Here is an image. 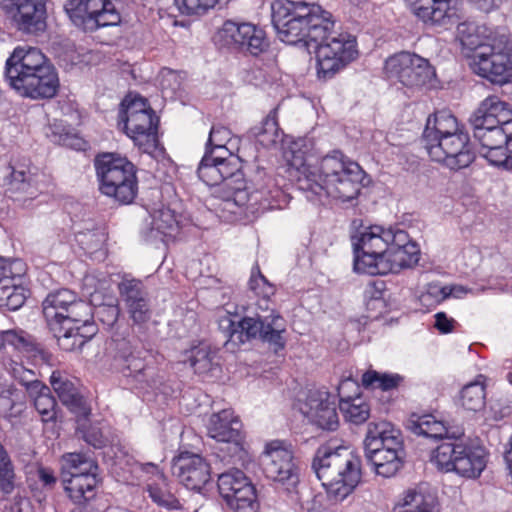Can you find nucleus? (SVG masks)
I'll return each instance as SVG.
<instances>
[{
    "label": "nucleus",
    "instance_id": "1",
    "mask_svg": "<svg viewBox=\"0 0 512 512\" xmlns=\"http://www.w3.org/2000/svg\"><path fill=\"white\" fill-rule=\"evenodd\" d=\"M361 166L340 150H333L316 164L296 169V186L310 201L333 198L342 202L355 199L361 189Z\"/></svg>",
    "mask_w": 512,
    "mask_h": 512
},
{
    "label": "nucleus",
    "instance_id": "2",
    "mask_svg": "<svg viewBox=\"0 0 512 512\" xmlns=\"http://www.w3.org/2000/svg\"><path fill=\"white\" fill-rule=\"evenodd\" d=\"M249 288L258 297V308L263 311H270L268 315L256 314L255 317L244 316L235 326L229 321L232 327L230 339L237 333L240 342L250 339H260L275 353L278 354L286 347V324L284 318L274 308L270 307L271 297L276 293L274 284L262 274L260 267L256 264L251 271Z\"/></svg>",
    "mask_w": 512,
    "mask_h": 512
},
{
    "label": "nucleus",
    "instance_id": "3",
    "mask_svg": "<svg viewBox=\"0 0 512 512\" xmlns=\"http://www.w3.org/2000/svg\"><path fill=\"white\" fill-rule=\"evenodd\" d=\"M5 76L20 96L33 100L51 99L60 87L55 67L35 47H16L6 60Z\"/></svg>",
    "mask_w": 512,
    "mask_h": 512
},
{
    "label": "nucleus",
    "instance_id": "4",
    "mask_svg": "<svg viewBox=\"0 0 512 512\" xmlns=\"http://www.w3.org/2000/svg\"><path fill=\"white\" fill-rule=\"evenodd\" d=\"M272 23L282 42L309 45L334 28L332 14L316 3L276 0L271 5Z\"/></svg>",
    "mask_w": 512,
    "mask_h": 512
},
{
    "label": "nucleus",
    "instance_id": "5",
    "mask_svg": "<svg viewBox=\"0 0 512 512\" xmlns=\"http://www.w3.org/2000/svg\"><path fill=\"white\" fill-rule=\"evenodd\" d=\"M311 466L333 502H342L361 481V458L345 446H319Z\"/></svg>",
    "mask_w": 512,
    "mask_h": 512
},
{
    "label": "nucleus",
    "instance_id": "6",
    "mask_svg": "<svg viewBox=\"0 0 512 512\" xmlns=\"http://www.w3.org/2000/svg\"><path fill=\"white\" fill-rule=\"evenodd\" d=\"M94 167L99 191L120 204H131L138 193L136 166L118 153L103 152L96 155Z\"/></svg>",
    "mask_w": 512,
    "mask_h": 512
},
{
    "label": "nucleus",
    "instance_id": "7",
    "mask_svg": "<svg viewBox=\"0 0 512 512\" xmlns=\"http://www.w3.org/2000/svg\"><path fill=\"white\" fill-rule=\"evenodd\" d=\"M62 460L64 492L74 505L85 508L97 496L101 483L99 466L83 453H66Z\"/></svg>",
    "mask_w": 512,
    "mask_h": 512
},
{
    "label": "nucleus",
    "instance_id": "8",
    "mask_svg": "<svg viewBox=\"0 0 512 512\" xmlns=\"http://www.w3.org/2000/svg\"><path fill=\"white\" fill-rule=\"evenodd\" d=\"M333 30L329 28L323 39L314 42L317 76L322 80L333 78L358 56L356 38Z\"/></svg>",
    "mask_w": 512,
    "mask_h": 512
},
{
    "label": "nucleus",
    "instance_id": "9",
    "mask_svg": "<svg viewBox=\"0 0 512 512\" xmlns=\"http://www.w3.org/2000/svg\"><path fill=\"white\" fill-rule=\"evenodd\" d=\"M227 200H232L247 217L257 218L268 210L280 209L285 193L272 177L260 176L235 187Z\"/></svg>",
    "mask_w": 512,
    "mask_h": 512
},
{
    "label": "nucleus",
    "instance_id": "10",
    "mask_svg": "<svg viewBox=\"0 0 512 512\" xmlns=\"http://www.w3.org/2000/svg\"><path fill=\"white\" fill-rule=\"evenodd\" d=\"M90 310L89 303L67 288L48 293L42 302L43 317L54 334L62 333L65 324L86 322L90 318Z\"/></svg>",
    "mask_w": 512,
    "mask_h": 512
},
{
    "label": "nucleus",
    "instance_id": "11",
    "mask_svg": "<svg viewBox=\"0 0 512 512\" xmlns=\"http://www.w3.org/2000/svg\"><path fill=\"white\" fill-rule=\"evenodd\" d=\"M119 120L126 135L139 147L151 146L156 139L159 118L147 99L127 95L121 102Z\"/></svg>",
    "mask_w": 512,
    "mask_h": 512
},
{
    "label": "nucleus",
    "instance_id": "12",
    "mask_svg": "<svg viewBox=\"0 0 512 512\" xmlns=\"http://www.w3.org/2000/svg\"><path fill=\"white\" fill-rule=\"evenodd\" d=\"M469 66L478 76L493 84L504 85L512 79V45L509 35L500 36L489 52L474 53Z\"/></svg>",
    "mask_w": 512,
    "mask_h": 512
},
{
    "label": "nucleus",
    "instance_id": "13",
    "mask_svg": "<svg viewBox=\"0 0 512 512\" xmlns=\"http://www.w3.org/2000/svg\"><path fill=\"white\" fill-rule=\"evenodd\" d=\"M394 237V230L382 226L372 225L365 229L354 243V270L375 276L378 263L385 258Z\"/></svg>",
    "mask_w": 512,
    "mask_h": 512
},
{
    "label": "nucleus",
    "instance_id": "14",
    "mask_svg": "<svg viewBox=\"0 0 512 512\" xmlns=\"http://www.w3.org/2000/svg\"><path fill=\"white\" fill-rule=\"evenodd\" d=\"M261 465L265 476L283 485L287 491L298 485L299 467L290 443L283 440L267 442L261 454Z\"/></svg>",
    "mask_w": 512,
    "mask_h": 512
},
{
    "label": "nucleus",
    "instance_id": "15",
    "mask_svg": "<svg viewBox=\"0 0 512 512\" xmlns=\"http://www.w3.org/2000/svg\"><path fill=\"white\" fill-rule=\"evenodd\" d=\"M207 434L217 442L228 444L230 462L237 464L244 461L247 451L244 447L243 424L233 409L226 408L211 414L207 425Z\"/></svg>",
    "mask_w": 512,
    "mask_h": 512
},
{
    "label": "nucleus",
    "instance_id": "16",
    "mask_svg": "<svg viewBox=\"0 0 512 512\" xmlns=\"http://www.w3.org/2000/svg\"><path fill=\"white\" fill-rule=\"evenodd\" d=\"M65 10L74 24L85 31H96L121 22V15L111 0H70Z\"/></svg>",
    "mask_w": 512,
    "mask_h": 512
},
{
    "label": "nucleus",
    "instance_id": "17",
    "mask_svg": "<svg viewBox=\"0 0 512 512\" xmlns=\"http://www.w3.org/2000/svg\"><path fill=\"white\" fill-rule=\"evenodd\" d=\"M384 68L389 78L397 79L408 88L423 87L436 75L434 67L427 59L408 51L388 57Z\"/></svg>",
    "mask_w": 512,
    "mask_h": 512
},
{
    "label": "nucleus",
    "instance_id": "18",
    "mask_svg": "<svg viewBox=\"0 0 512 512\" xmlns=\"http://www.w3.org/2000/svg\"><path fill=\"white\" fill-rule=\"evenodd\" d=\"M432 161L441 163L450 170L458 171L468 167L475 159L470 136L461 131L425 145Z\"/></svg>",
    "mask_w": 512,
    "mask_h": 512
},
{
    "label": "nucleus",
    "instance_id": "19",
    "mask_svg": "<svg viewBox=\"0 0 512 512\" xmlns=\"http://www.w3.org/2000/svg\"><path fill=\"white\" fill-rule=\"evenodd\" d=\"M479 153L490 165L512 169V123L507 126L473 129Z\"/></svg>",
    "mask_w": 512,
    "mask_h": 512
},
{
    "label": "nucleus",
    "instance_id": "20",
    "mask_svg": "<svg viewBox=\"0 0 512 512\" xmlns=\"http://www.w3.org/2000/svg\"><path fill=\"white\" fill-rule=\"evenodd\" d=\"M218 491L235 512H256V490L243 471L232 469L219 475Z\"/></svg>",
    "mask_w": 512,
    "mask_h": 512
},
{
    "label": "nucleus",
    "instance_id": "21",
    "mask_svg": "<svg viewBox=\"0 0 512 512\" xmlns=\"http://www.w3.org/2000/svg\"><path fill=\"white\" fill-rule=\"evenodd\" d=\"M419 259L418 244L410 238L406 231L397 229L385 258L378 263V272H375V275L398 274L404 269L417 265Z\"/></svg>",
    "mask_w": 512,
    "mask_h": 512
},
{
    "label": "nucleus",
    "instance_id": "22",
    "mask_svg": "<svg viewBox=\"0 0 512 512\" xmlns=\"http://www.w3.org/2000/svg\"><path fill=\"white\" fill-rule=\"evenodd\" d=\"M3 365L15 380L23 385H30L33 390H37V394L34 397V407L39 413L41 420L45 423L55 421L57 417V401L51 394L49 387L34 380V372L26 369L22 363L14 360L13 357H4Z\"/></svg>",
    "mask_w": 512,
    "mask_h": 512
},
{
    "label": "nucleus",
    "instance_id": "23",
    "mask_svg": "<svg viewBox=\"0 0 512 512\" xmlns=\"http://www.w3.org/2000/svg\"><path fill=\"white\" fill-rule=\"evenodd\" d=\"M0 6L20 31L36 33L45 28L43 0H0Z\"/></svg>",
    "mask_w": 512,
    "mask_h": 512
},
{
    "label": "nucleus",
    "instance_id": "24",
    "mask_svg": "<svg viewBox=\"0 0 512 512\" xmlns=\"http://www.w3.org/2000/svg\"><path fill=\"white\" fill-rule=\"evenodd\" d=\"M6 344L13 348L17 361H19V354H22L35 365L53 367L56 364L57 359L53 353L23 330L0 331V350L5 348Z\"/></svg>",
    "mask_w": 512,
    "mask_h": 512
},
{
    "label": "nucleus",
    "instance_id": "25",
    "mask_svg": "<svg viewBox=\"0 0 512 512\" xmlns=\"http://www.w3.org/2000/svg\"><path fill=\"white\" fill-rule=\"evenodd\" d=\"M172 472L190 490L200 491L211 479V466L201 455L188 451L174 458Z\"/></svg>",
    "mask_w": 512,
    "mask_h": 512
},
{
    "label": "nucleus",
    "instance_id": "26",
    "mask_svg": "<svg viewBox=\"0 0 512 512\" xmlns=\"http://www.w3.org/2000/svg\"><path fill=\"white\" fill-rule=\"evenodd\" d=\"M115 362L119 372L125 378L134 381L145 382L150 369L147 360L148 353L137 346H134L127 339L114 340Z\"/></svg>",
    "mask_w": 512,
    "mask_h": 512
},
{
    "label": "nucleus",
    "instance_id": "27",
    "mask_svg": "<svg viewBox=\"0 0 512 512\" xmlns=\"http://www.w3.org/2000/svg\"><path fill=\"white\" fill-rule=\"evenodd\" d=\"M411 10L425 24L437 26L454 25L463 17L460 0H432L427 4L415 0Z\"/></svg>",
    "mask_w": 512,
    "mask_h": 512
},
{
    "label": "nucleus",
    "instance_id": "28",
    "mask_svg": "<svg viewBox=\"0 0 512 512\" xmlns=\"http://www.w3.org/2000/svg\"><path fill=\"white\" fill-rule=\"evenodd\" d=\"M118 290L133 323L135 325L147 323L152 317V309L142 281L123 280L119 283Z\"/></svg>",
    "mask_w": 512,
    "mask_h": 512
},
{
    "label": "nucleus",
    "instance_id": "29",
    "mask_svg": "<svg viewBox=\"0 0 512 512\" xmlns=\"http://www.w3.org/2000/svg\"><path fill=\"white\" fill-rule=\"evenodd\" d=\"M306 406L308 410L305 414L314 425L327 431L337 430L339 417L335 398L329 392H310L306 399Z\"/></svg>",
    "mask_w": 512,
    "mask_h": 512
},
{
    "label": "nucleus",
    "instance_id": "30",
    "mask_svg": "<svg viewBox=\"0 0 512 512\" xmlns=\"http://www.w3.org/2000/svg\"><path fill=\"white\" fill-rule=\"evenodd\" d=\"M473 129L512 124V107L496 95H489L479 104L470 119Z\"/></svg>",
    "mask_w": 512,
    "mask_h": 512
},
{
    "label": "nucleus",
    "instance_id": "31",
    "mask_svg": "<svg viewBox=\"0 0 512 512\" xmlns=\"http://www.w3.org/2000/svg\"><path fill=\"white\" fill-rule=\"evenodd\" d=\"M507 35L506 29L492 28L486 24L464 21L457 25V38L462 48L474 53H478L479 48H491L492 44H496L497 38Z\"/></svg>",
    "mask_w": 512,
    "mask_h": 512
},
{
    "label": "nucleus",
    "instance_id": "32",
    "mask_svg": "<svg viewBox=\"0 0 512 512\" xmlns=\"http://www.w3.org/2000/svg\"><path fill=\"white\" fill-rule=\"evenodd\" d=\"M404 380V376L398 373L378 372L373 369L365 371L361 376V383L365 389L379 390L382 393L378 399L385 409H388L397 398L396 394Z\"/></svg>",
    "mask_w": 512,
    "mask_h": 512
},
{
    "label": "nucleus",
    "instance_id": "33",
    "mask_svg": "<svg viewBox=\"0 0 512 512\" xmlns=\"http://www.w3.org/2000/svg\"><path fill=\"white\" fill-rule=\"evenodd\" d=\"M456 473L466 479L480 477L487 466L489 452L480 444L464 442Z\"/></svg>",
    "mask_w": 512,
    "mask_h": 512
},
{
    "label": "nucleus",
    "instance_id": "34",
    "mask_svg": "<svg viewBox=\"0 0 512 512\" xmlns=\"http://www.w3.org/2000/svg\"><path fill=\"white\" fill-rule=\"evenodd\" d=\"M389 449L392 452L404 454V442L402 433L388 422H380L369 426L364 440V448Z\"/></svg>",
    "mask_w": 512,
    "mask_h": 512
},
{
    "label": "nucleus",
    "instance_id": "35",
    "mask_svg": "<svg viewBox=\"0 0 512 512\" xmlns=\"http://www.w3.org/2000/svg\"><path fill=\"white\" fill-rule=\"evenodd\" d=\"M219 349L205 341H199L184 352V362L188 363L195 374L207 375L219 367Z\"/></svg>",
    "mask_w": 512,
    "mask_h": 512
},
{
    "label": "nucleus",
    "instance_id": "36",
    "mask_svg": "<svg viewBox=\"0 0 512 512\" xmlns=\"http://www.w3.org/2000/svg\"><path fill=\"white\" fill-rule=\"evenodd\" d=\"M463 131L457 118L449 110H439L430 115L423 131L425 145L438 141L444 136H450Z\"/></svg>",
    "mask_w": 512,
    "mask_h": 512
},
{
    "label": "nucleus",
    "instance_id": "37",
    "mask_svg": "<svg viewBox=\"0 0 512 512\" xmlns=\"http://www.w3.org/2000/svg\"><path fill=\"white\" fill-rule=\"evenodd\" d=\"M375 444L365 449V456L377 475L385 478L394 476L403 465L404 454L392 452L389 449L374 448Z\"/></svg>",
    "mask_w": 512,
    "mask_h": 512
},
{
    "label": "nucleus",
    "instance_id": "38",
    "mask_svg": "<svg viewBox=\"0 0 512 512\" xmlns=\"http://www.w3.org/2000/svg\"><path fill=\"white\" fill-rule=\"evenodd\" d=\"M463 443L464 441L456 439L440 443L432 450L431 463L440 472L456 473Z\"/></svg>",
    "mask_w": 512,
    "mask_h": 512
},
{
    "label": "nucleus",
    "instance_id": "39",
    "mask_svg": "<svg viewBox=\"0 0 512 512\" xmlns=\"http://www.w3.org/2000/svg\"><path fill=\"white\" fill-rule=\"evenodd\" d=\"M338 394V407L346 422L361 425L369 419L371 408L363 395L343 396L340 390Z\"/></svg>",
    "mask_w": 512,
    "mask_h": 512
},
{
    "label": "nucleus",
    "instance_id": "40",
    "mask_svg": "<svg viewBox=\"0 0 512 512\" xmlns=\"http://www.w3.org/2000/svg\"><path fill=\"white\" fill-rule=\"evenodd\" d=\"M270 40L262 27L244 22V33L239 48L240 53L259 56L269 50Z\"/></svg>",
    "mask_w": 512,
    "mask_h": 512
},
{
    "label": "nucleus",
    "instance_id": "41",
    "mask_svg": "<svg viewBox=\"0 0 512 512\" xmlns=\"http://www.w3.org/2000/svg\"><path fill=\"white\" fill-rule=\"evenodd\" d=\"M409 422L411 431L417 435L442 439L448 433L447 423L438 419L434 414L418 415L413 413Z\"/></svg>",
    "mask_w": 512,
    "mask_h": 512
},
{
    "label": "nucleus",
    "instance_id": "42",
    "mask_svg": "<svg viewBox=\"0 0 512 512\" xmlns=\"http://www.w3.org/2000/svg\"><path fill=\"white\" fill-rule=\"evenodd\" d=\"M278 109V106L274 107L259 125L250 130L255 140L264 148L276 145L280 139Z\"/></svg>",
    "mask_w": 512,
    "mask_h": 512
},
{
    "label": "nucleus",
    "instance_id": "43",
    "mask_svg": "<svg viewBox=\"0 0 512 512\" xmlns=\"http://www.w3.org/2000/svg\"><path fill=\"white\" fill-rule=\"evenodd\" d=\"M218 158L219 172L223 178L221 186L223 190L227 191L228 195H231L234 188L242 185L245 181L244 173L232 153L218 154Z\"/></svg>",
    "mask_w": 512,
    "mask_h": 512
},
{
    "label": "nucleus",
    "instance_id": "44",
    "mask_svg": "<svg viewBox=\"0 0 512 512\" xmlns=\"http://www.w3.org/2000/svg\"><path fill=\"white\" fill-rule=\"evenodd\" d=\"M485 376L478 375L475 381L465 385L460 392V401L464 409L477 412L486 404Z\"/></svg>",
    "mask_w": 512,
    "mask_h": 512
},
{
    "label": "nucleus",
    "instance_id": "45",
    "mask_svg": "<svg viewBox=\"0 0 512 512\" xmlns=\"http://www.w3.org/2000/svg\"><path fill=\"white\" fill-rule=\"evenodd\" d=\"M50 384L64 405L71 408H79L82 405L83 399L77 388L61 371L52 372Z\"/></svg>",
    "mask_w": 512,
    "mask_h": 512
},
{
    "label": "nucleus",
    "instance_id": "46",
    "mask_svg": "<svg viewBox=\"0 0 512 512\" xmlns=\"http://www.w3.org/2000/svg\"><path fill=\"white\" fill-rule=\"evenodd\" d=\"M244 33V22L226 20L215 35V42L220 47L239 51Z\"/></svg>",
    "mask_w": 512,
    "mask_h": 512
},
{
    "label": "nucleus",
    "instance_id": "47",
    "mask_svg": "<svg viewBox=\"0 0 512 512\" xmlns=\"http://www.w3.org/2000/svg\"><path fill=\"white\" fill-rule=\"evenodd\" d=\"M26 292V289L16 281L0 285V308L9 311L20 309L25 304Z\"/></svg>",
    "mask_w": 512,
    "mask_h": 512
},
{
    "label": "nucleus",
    "instance_id": "48",
    "mask_svg": "<svg viewBox=\"0 0 512 512\" xmlns=\"http://www.w3.org/2000/svg\"><path fill=\"white\" fill-rule=\"evenodd\" d=\"M218 154L213 155L211 150L205 152L197 169V174L208 186H221L223 178L219 172Z\"/></svg>",
    "mask_w": 512,
    "mask_h": 512
},
{
    "label": "nucleus",
    "instance_id": "49",
    "mask_svg": "<svg viewBox=\"0 0 512 512\" xmlns=\"http://www.w3.org/2000/svg\"><path fill=\"white\" fill-rule=\"evenodd\" d=\"M232 133L231 130L222 125H213L211 127L208 140L205 146V152L211 150L213 155L231 153L227 148V144L231 141Z\"/></svg>",
    "mask_w": 512,
    "mask_h": 512
},
{
    "label": "nucleus",
    "instance_id": "50",
    "mask_svg": "<svg viewBox=\"0 0 512 512\" xmlns=\"http://www.w3.org/2000/svg\"><path fill=\"white\" fill-rule=\"evenodd\" d=\"M147 492L152 501L158 506L169 510H177L181 507L179 500L168 490L164 481L149 484Z\"/></svg>",
    "mask_w": 512,
    "mask_h": 512
},
{
    "label": "nucleus",
    "instance_id": "51",
    "mask_svg": "<svg viewBox=\"0 0 512 512\" xmlns=\"http://www.w3.org/2000/svg\"><path fill=\"white\" fill-rule=\"evenodd\" d=\"M26 273V265L20 259L0 257V285L16 281Z\"/></svg>",
    "mask_w": 512,
    "mask_h": 512
},
{
    "label": "nucleus",
    "instance_id": "52",
    "mask_svg": "<svg viewBox=\"0 0 512 512\" xmlns=\"http://www.w3.org/2000/svg\"><path fill=\"white\" fill-rule=\"evenodd\" d=\"M14 469L4 446H0V491L10 494L14 490Z\"/></svg>",
    "mask_w": 512,
    "mask_h": 512
},
{
    "label": "nucleus",
    "instance_id": "53",
    "mask_svg": "<svg viewBox=\"0 0 512 512\" xmlns=\"http://www.w3.org/2000/svg\"><path fill=\"white\" fill-rule=\"evenodd\" d=\"M220 0H175L179 11L184 15H203L213 9Z\"/></svg>",
    "mask_w": 512,
    "mask_h": 512
},
{
    "label": "nucleus",
    "instance_id": "54",
    "mask_svg": "<svg viewBox=\"0 0 512 512\" xmlns=\"http://www.w3.org/2000/svg\"><path fill=\"white\" fill-rule=\"evenodd\" d=\"M153 224L155 229L165 236H171L179 228L175 213L170 209L159 210Z\"/></svg>",
    "mask_w": 512,
    "mask_h": 512
},
{
    "label": "nucleus",
    "instance_id": "55",
    "mask_svg": "<svg viewBox=\"0 0 512 512\" xmlns=\"http://www.w3.org/2000/svg\"><path fill=\"white\" fill-rule=\"evenodd\" d=\"M72 326L65 329L63 334H54L57 337V344L59 348L65 352H73L80 350L83 347V340L79 337V334L74 331Z\"/></svg>",
    "mask_w": 512,
    "mask_h": 512
},
{
    "label": "nucleus",
    "instance_id": "56",
    "mask_svg": "<svg viewBox=\"0 0 512 512\" xmlns=\"http://www.w3.org/2000/svg\"><path fill=\"white\" fill-rule=\"evenodd\" d=\"M8 169L10 170V182L19 184V192H26L30 185L29 169L25 165H19V169L9 165Z\"/></svg>",
    "mask_w": 512,
    "mask_h": 512
},
{
    "label": "nucleus",
    "instance_id": "57",
    "mask_svg": "<svg viewBox=\"0 0 512 512\" xmlns=\"http://www.w3.org/2000/svg\"><path fill=\"white\" fill-rule=\"evenodd\" d=\"M74 331L79 334V337L83 340V346L89 341L97 332L96 325L93 321V308L90 310V318L86 322L71 323Z\"/></svg>",
    "mask_w": 512,
    "mask_h": 512
},
{
    "label": "nucleus",
    "instance_id": "58",
    "mask_svg": "<svg viewBox=\"0 0 512 512\" xmlns=\"http://www.w3.org/2000/svg\"><path fill=\"white\" fill-rule=\"evenodd\" d=\"M386 288V282L384 280L373 279L366 284L364 295L370 300H379L383 298Z\"/></svg>",
    "mask_w": 512,
    "mask_h": 512
},
{
    "label": "nucleus",
    "instance_id": "59",
    "mask_svg": "<svg viewBox=\"0 0 512 512\" xmlns=\"http://www.w3.org/2000/svg\"><path fill=\"white\" fill-rule=\"evenodd\" d=\"M77 242L85 252H93L99 246V239L94 231L79 232Z\"/></svg>",
    "mask_w": 512,
    "mask_h": 512
},
{
    "label": "nucleus",
    "instance_id": "60",
    "mask_svg": "<svg viewBox=\"0 0 512 512\" xmlns=\"http://www.w3.org/2000/svg\"><path fill=\"white\" fill-rule=\"evenodd\" d=\"M435 328L442 334H448L453 332L456 321L448 317L445 312H438L434 315Z\"/></svg>",
    "mask_w": 512,
    "mask_h": 512
},
{
    "label": "nucleus",
    "instance_id": "61",
    "mask_svg": "<svg viewBox=\"0 0 512 512\" xmlns=\"http://www.w3.org/2000/svg\"><path fill=\"white\" fill-rule=\"evenodd\" d=\"M37 479L45 489H53L57 483V477L51 468L40 466L37 469Z\"/></svg>",
    "mask_w": 512,
    "mask_h": 512
},
{
    "label": "nucleus",
    "instance_id": "62",
    "mask_svg": "<svg viewBox=\"0 0 512 512\" xmlns=\"http://www.w3.org/2000/svg\"><path fill=\"white\" fill-rule=\"evenodd\" d=\"M83 438L86 443L93 446L96 449H100L106 445V438L102 432L97 428H89L84 434Z\"/></svg>",
    "mask_w": 512,
    "mask_h": 512
},
{
    "label": "nucleus",
    "instance_id": "63",
    "mask_svg": "<svg viewBox=\"0 0 512 512\" xmlns=\"http://www.w3.org/2000/svg\"><path fill=\"white\" fill-rule=\"evenodd\" d=\"M15 401L11 397L9 391L0 393V415L4 418H11L15 416L14 412Z\"/></svg>",
    "mask_w": 512,
    "mask_h": 512
},
{
    "label": "nucleus",
    "instance_id": "64",
    "mask_svg": "<svg viewBox=\"0 0 512 512\" xmlns=\"http://www.w3.org/2000/svg\"><path fill=\"white\" fill-rule=\"evenodd\" d=\"M97 316L107 326H113L118 320L119 309L116 306H104L97 311Z\"/></svg>",
    "mask_w": 512,
    "mask_h": 512
}]
</instances>
